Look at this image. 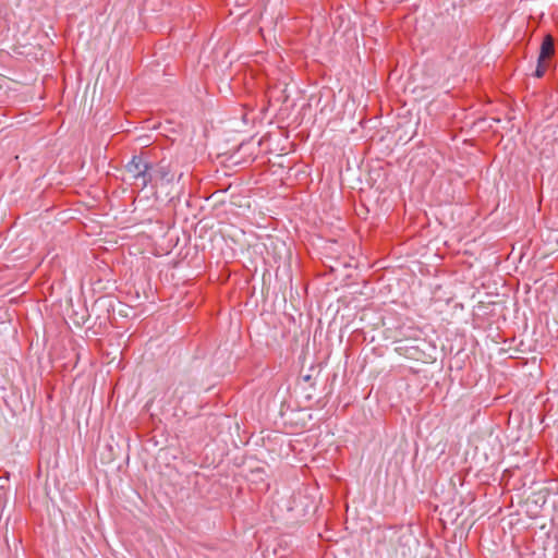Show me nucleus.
Instances as JSON below:
<instances>
[{
    "label": "nucleus",
    "instance_id": "nucleus-1",
    "mask_svg": "<svg viewBox=\"0 0 558 558\" xmlns=\"http://www.w3.org/2000/svg\"><path fill=\"white\" fill-rule=\"evenodd\" d=\"M396 351L407 359L429 363L435 360V345L422 337V331L412 329L410 335L395 341Z\"/></svg>",
    "mask_w": 558,
    "mask_h": 558
},
{
    "label": "nucleus",
    "instance_id": "nucleus-2",
    "mask_svg": "<svg viewBox=\"0 0 558 558\" xmlns=\"http://www.w3.org/2000/svg\"><path fill=\"white\" fill-rule=\"evenodd\" d=\"M125 170L132 174L136 186L145 189L151 182L150 160L147 159L144 153L134 155L131 160L125 165Z\"/></svg>",
    "mask_w": 558,
    "mask_h": 558
},
{
    "label": "nucleus",
    "instance_id": "nucleus-3",
    "mask_svg": "<svg viewBox=\"0 0 558 558\" xmlns=\"http://www.w3.org/2000/svg\"><path fill=\"white\" fill-rule=\"evenodd\" d=\"M149 174L151 175V182L148 185H151L153 187L156 186L158 182L170 183L174 178L171 172V165L166 159H161L157 163H153L150 161Z\"/></svg>",
    "mask_w": 558,
    "mask_h": 558
},
{
    "label": "nucleus",
    "instance_id": "nucleus-4",
    "mask_svg": "<svg viewBox=\"0 0 558 558\" xmlns=\"http://www.w3.org/2000/svg\"><path fill=\"white\" fill-rule=\"evenodd\" d=\"M555 38L548 33L543 37L537 59L547 61L555 56Z\"/></svg>",
    "mask_w": 558,
    "mask_h": 558
},
{
    "label": "nucleus",
    "instance_id": "nucleus-5",
    "mask_svg": "<svg viewBox=\"0 0 558 558\" xmlns=\"http://www.w3.org/2000/svg\"><path fill=\"white\" fill-rule=\"evenodd\" d=\"M100 310H106L108 318H110V313L114 312V300L108 295L98 298L93 304V311Z\"/></svg>",
    "mask_w": 558,
    "mask_h": 558
},
{
    "label": "nucleus",
    "instance_id": "nucleus-6",
    "mask_svg": "<svg viewBox=\"0 0 558 558\" xmlns=\"http://www.w3.org/2000/svg\"><path fill=\"white\" fill-rule=\"evenodd\" d=\"M547 61L537 59L536 69L533 75L537 78H542L546 73Z\"/></svg>",
    "mask_w": 558,
    "mask_h": 558
},
{
    "label": "nucleus",
    "instance_id": "nucleus-7",
    "mask_svg": "<svg viewBox=\"0 0 558 558\" xmlns=\"http://www.w3.org/2000/svg\"><path fill=\"white\" fill-rule=\"evenodd\" d=\"M302 379L305 381V383H310L312 387H314V383H312V376L311 375H304L302 377Z\"/></svg>",
    "mask_w": 558,
    "mask_h": 558
},
{
    "label": "nucleus",
    "instance_id": "nucleus-8",
    "mask_svg": "<svg viewBox=\"0 0 558 558\" xmlns=\"http://www.w3.org/2000/svg\"><path fill=\"white\" fill-rule=\"evenodd\" d=\"M253 472H264V470H263V469H260V468H257V469H256V470H254Z\"/></svg>",
    "mask_w": 558,
    "mask_h": 558
},
{
    "label": "nucleus",
    "instance_id": "nucleus-9",
    "mask_svg": "<svg viewBox=\"0 0 558 558\" xmlns=\"http://www.w3.org/2000/svg\"><path fill=\"white\" fill-rule=\"evenodd\" d=\"M306 399H307V400H311V399H312V396H311V395L306 396Z\"/></svg>",
    "mask_w": 558,
    "mask_h": 558
}]
</instances>
